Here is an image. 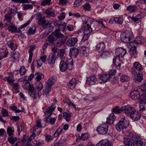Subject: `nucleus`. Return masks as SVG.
<instances>
[{"label": "nucleus", "mask_w": 146, "mask_h": 146, "mask_svg": "<svg viewBox=\"0 0 146 146\" xmlns=\"http://www.w3.org/2000/svg\"><path fill=\"white\" fill-rule=\"evenodd\" d=\"M22 86L24 89L29 90V94L34 99L39 97V93L37 92L36 90H35L33 85L31 84L30 82H26Z\"/></svg>", "instance_id": "obj_1"}, {"label": "nucleus", "mask_w": 146, "mask_h": 146, "mask_svg": "<svg viewBox=\"0 0 146 146\" xmlns=\"http://www.w3.org/2000/svg\"><path fill=\"white\" fill-rule=\"evenodd\" d=\"M56 36V39L54 41V45L57 46L64 44L66 41L67 38L66 36L60 33L59 31L55 34Z\"/></svg>", "instance_id": "obj_2"}, {"label": "nucleus", "mask_w": 146, "mask_h": 146, "mask_svg": "<svg viewBox=\"0 0 146 146\" xmlns=\"http://www.w3.org/2000/svg\"><path fill=\"white\" fill-rule=\"evenodd\" d=\"M129 124V120L125 117L122 118L115 125L116 129L119 131H121L127 128Z\"/></svg>", "instance_id": "obj_3"}, {"label": "nucleus", "mask_w": 146, "mask_h": 146, "mask_svg": "<svg viewBox=\"0 0 146 146\" xmlns=\"http://www.w3.org/2000/svg\"><path fill=\"white\" fill-rule=\"evenodd\" d=\"M55 81L54 77L51 76L46 82L45 84V89L43 90V93L44 95L47 96L48 94Z\"/></svg>", "instance_id": "obj_4"}, {"label": "nucleus", "mask_w": 146, "mask_h": 146, "mask_svg": "<svg viewBox=\"0 0 146 146\" xmlns=\"http://www.w3.org/2000/svg\"><path fill=\"white\" fill-rule=\"evenodd\" d=\"M132 33L130 32L121 33L120 34L121 40L125 43L129 42L133 38Z\"/></svg>", "instance_id": "obj_5"}, {"label": "nucleus", "mask_w": 146, "mask_h": 146, "mask_svg": "<svg viewBox=\"0 0 146 146\" xmlns=\"http://www.w3.org/2000/svg\"><path fill=\"white\" fill-rule=\"evenodd\" d=\"M66 64L63 61H61L59 65L60 69L61 72H64L67 69V65H70L72 66L73 64V62L72 59H70L68 60H67Z\"/></svg>", "instance_id": "obj_6"}, {"label": "nucleus", "mask_w": 146, "mask_h": 146, "mask_svg": "<svg viewBox=\"0 0 146 146\" xmlns=\"http://www.w3.org/2000/svg\"><path fill=\"white\" fill-rule=\"evenodd\" d=\"M121 110L124 111V113L126 115H130L131 113L133 112L135 109L130 105L126 104L121 107Z\"/></svg>", "instance_id": "obj_7"}, {"label": "nucleus", "mask_w": 146, "mask_h": 146, "mask_svg": "<svg viewBox=\"0 0 146 146\" xmlns=\"http://www.w3.org/2000/svg\"><path fill=\"white\" fill-rule=\"evenodd\" d=\"M108 124H103L98 127L97 131L100 134H105L108 131Z\"/></svg>", "instance_id": "obj_8"}, {"label": "nucleus", "mask_w": 146, "mask_h": 146, "mask_svg": "<svg viewBox=\"0 0 146 146\" xmlns=\"http://www.w3.org/2000/svg\"><path fill=\"white\" fill-rule=\"evenodd\" d=\"M130 96L132 99L135 100L142 98L143 97V95H141L139 92L137 90H134L131 92L130 93Z\"/></svg>", "instance_id": "obj_9"}, {"label": "nucleus", "mask_w": 146, "mask_h": 146, "mask_svg": "<svg viewBox=\"0 0 146 146\" xmlns=\"http://www.w3.org/2000/svg\"><path fill=\"white\" fill-rule=\"evenodd\" d=\"M131 139L133 142V145L135 146H141L142 144V141L139 139L140 137L135 134L133 135L131 137Z\"/></svg>", "instance_id": "obj_10"}, {"label": "nucleus", "mask_w": 146, "mask_h": 146, "mask_svg": "<svg viewBox=\"0 0 146 146\" xmlns=\"http://www.w3.org/2000/svg\"><path fill=\"white\" fill-rule=\"evenodd\" d=\"M57 102L56 100H54L53 103L52 105L49 107L48 109H46V110L44 111V113L46 115H51L52 114V112L56 108L55 104Z\"/></svg>", "instance_id": "obj_11"}, {"label": "nucleus", "mask_w": 146, "mask_h": 146, "mask_svg": "<svg viewBox=\"0 0 146 146\" xmlns=\"http://www.w3.org/2000/svg\"><path fill=\"white\" fill-rule=\"evenodd\" d=\"M57 102L56 100H54L53 103L52 105L49 107L48 109H46V110L44 111V113L46 115H51L52 114V112L56 108L55 104Z\"/></svg>", "instance_id": "obj_12"}, {"label": "nucleus", "mask_w": 146, "mask_h": 146, "mask_svg": "<svg viewBox=\"0 0 146 146\" xmlns=\"http://www.w3.org/2000/svg\"><path fill=\"white\" fill-rule=\"evenodd\" d=\"M127 51L124 48L121 47H118L116 48L115 53L118 56L123 58L125 55Z\"/></svg>", "instance_id": "obj_13"}, {"label": "nucleus", "mask_w": 146, "mask_h": 146, "mask_svg": "<svg viewBox=\"0 0 146 146\" xmlns=\"http://www.w3.org/2000/svg\"><path fill=\"white\" fill-rule=\"evenodd\" d=\"M121 58L119 56H115L113 59V63L116 66V67L118 69L121 68V64L123 63L122 61L120 59Z\"/></svg>", "instance_id": "obj_14"}, {"label": "nucleus", "mask_w": 146, "mask_h": 146, "mask_svg": "<svg viewBox=\"0 0 146 146\" xmlns=\"http://www.w3.org/2000/svg\"><path fill=\"white\" fill-rule=\"evenodd\" d=\"M59 31V29H56L51 35H50L48 37L46 40V42H48L50 43H53L54 44V41H55L56 38V36L55 35V33Z\"/></svg>", "instance_id": "obj_15"}, {"label": "nucleus", "mask_w": 146, "mask_h": 146, "mask_svg": "<svg viewBox=\"0 0 146 146\" xmlns=\"http://www.w3.org/2000/svg\"><path fill=\"white\" fill-rule=\"evenodd\" d=\"M138 100H140V111L141 112L143 111L145 113L146 112V100H144L143 98H140Z\"/></svg>", "instance_id": "obj_16"}, {"label": "nucleus", "mask_w": 146, "mask_h": 146, "mask_svg": "<svg viewBox=\"0 0 146 146\" xmlns=\"http://www.w3.org/2000/svg\"><path fill=\"white\" fill-rule=\"evenodd\" d=\"M141 116V115L140 113L137 111L135 109L131 113L130 115L131 118L134 121H136L140 119Z\"/></svg>", "instance_id": "obj_17"}, {"label": "nucleus", "mask_w": 146, "mask_h": 146, "mask_svg": "<svg viewBox=\"0 0 146 146\" xmlns=\"http://www.w3.org/2000/svg\"><path fill=\"white\" fill-rule=\"evenodd\" d=\"M78 53L79 50L78 48H73L70 49L69 55L72 58H74L78 55Z\"/></svg>", "instance_id": "obj_18"}, {"label": "nucleus", "mask_w": 146, "mask_h": 146, "mask_svg": "<svg viewBox=\"0 0 146 146\" xmlns=\"http://www.w3.org/2000/svg\"><path fill=\"white\" fill-rule=\"evenodd\" d=\"M38 23L39 25H42L43 28H45L46 25L49 24V21H48L46 22L45 17H40L38 19Z\"/></svg>", "instance_id": "obj_19"}, {"label": "nucleus", "mask_w": 146, "mask_h": 146, "mask_svg": "<svg viewBox=\"0 0 146 146\" xmlns=\"http://www.w3.org/2000/svg\"><path fill=\"white\" fill-rule=\"evenodd\" d=\"M96 79L95 76H91L87 78L86 83L89 85H92L95 84Z\"/></svg>", "instance_id": "obj_20"}, {"label": "nucleus", "mask_w": 146, "mask_h": 146, "mask_svg": "<svg viewBox=\"0 0 146 146\" xmlns=\"http://www.w3.org/2000/svg\"><path fill=\"white\" fill-rule=\"evenodd\" d=\"M96 146H112L111 143L106 139H104L100 141L97 144Z\"/></svg>", "instance_id": "obj_21"}, {"label": "nucleus", "mask_w": 146, "mask_h": 146, "mask_svg": "<svg viewBox=\"0 0 146 146\" xmlns=\"http://www.w3.org/2000/svg\"><path fill=\"white\" fill-rule=\"evenodd\" d=\"M146 41L144 37L142 36H138L136 37L135 40L132 42L135 44H143L146 42Z\"/></svg>", "instance_id": "obj_22"}, {"label": "nucleus", "mask_w": 146, "mask_h": 146, "mask_svg": "<svg viewBox=\"0 0 146 146\" xmlns=\"http://www.w3.org/2000/svg\"><path fill=\"white\" fill-rule=\"evenodd\" d=\"M36 48V46L35 45H32L30 46V48L29 50V62L31 63L32 60V57L33 56V51L34 49Z\"/></svg>", "instance_id": "obj_23"}, {"label": "nucleus", "mask_w": 146, "mask_h": 146, "mask_svg": "<svg viewBox=\"0 0 146 146\" xmlns=\"http://www.w3.org/2000/svg\"><path fill=\"white\" fill-rule=\"evenodd\" d=\"M77 38H69L67 40V44L70 46H73L77 42Z\"/></svg>", "instance_id": "obj_24"}, {"label": "nucleus", "mask_w": 146, "mask_h": 146, "mask_svg": "<svg viewBox=\"0 0 146 146\" xmlns=\"http://www.w3.org/2000/svg\"><path fill=\"white\" fill-rule=\"evenodd\" d=\"M56 59L55 54L51 53L49 56L47 61L48 64H52L54 63Z\"/></svg>", "instance_id": "obj_25"}, {"label": "nucleus", "mask_w": 146, "mask_h": 146, "mask_svg": "<svg viewBox=\"0 0 146 146\" xmlns=\"http://www.w3.org/2000/svg\"><path fill=\"white\" fill-rule=\"evenodd\" d=\"M51 115H48L45 119V121L52 125L54 124L56 119V117H51Z\"/></svg>", "instance_id": "obj_26"}, {"label": "nucleus", "mask_w": 146, "mask_h": 146, "mask_svg": "<svg viewBox=\"0 0 146 146\" xmlns=\"http://www.w3.org/2000/svg\"><path fill=\"white\" fill-rule=\"evenodd\" d=\"M83 28L84 30V33L90 34L92 31V29L90 25H83Z\"/></svg>", "instance_id": "obj_27"}, {"label": "nucleus", "mask_w": 146, "mask_h": 146, "mask_svg": "<svg viewBox=\"0 0 146 146\" xmlns=\"http://www.w3.org/2000/svg\"><path fill=\"white\" fill-rule=\"evenodd\" d=\"M44 12L48 16L54 17L55 16L54 11L50 8L46 9Z\"/></svg>", "instance_id": "obj_28"}, {"label": "nucleus", "mask_w": 146, "mask_h": 146, "mask_svg": "<svg viewBox=\"0 0 146 146\" xmlns=\"http://www.w3.org/2000/svg\"><path fill=\"white\" fill-rule=\"evenodd\" d=\"M89 37V34L84 33V35L81 42V45L84 44H85L86 45H88V42L87 41V40L88 39Z\"/></svg>", "instance_id": "obj_29"}, {"label": "nucleus", "mask_w": 146, "mask_h": 146, "mask_svg": "<svg viewBox=\"0 0 146 146\" xmlns=\"http://www.w3.org/2000/svg\"><path fill=\"white\" fill-rule=\"evenodd\" d=\"M83 18L84 19V20L83 21L84 25H90L94 20L86 16H84Z\"/></svg>", "instance_id": "obj_30"}, {"label": "nucleus", "mask_w": 146, "mask_h": 146, "mask_svg": "<svg viewBox=\"0 0 146 146\" xmlns=\"http://www.w3.org/2000/svg\"><path fill=\"white\" fill-rule=\"evenodd\" d=\"M7 44L13 50H16L17 48V46L12 40H9L7 42Z\"/></svg>", "instance_id": "obj_31"}, {"label": "nucleus", "mask_w": 146, "mask_h": 146, "mask_svg": "<svg viewBox=\"0 0 146 146\" xmlns=\"http://www.w3.org/2000/svg\"><path fill=\"white\" fill-rule=\"evenodd\" d=\"M41 120L40 119H38L36 121V123L35 125L31 129V131L32 132H34L35 131L36 129L42 127V125L41 123Z\"/></svg>", "instance_id": "obj_32"}, {"label": "nucleus", "mask_w": 146, "mask_h": 146, "mask_svg": "<svg viewBox=\"0 0 146 146\" xmlns=\"http://www.w3.org/2000/svg\"><path fill=\"white\" fill-rule=\"evenodd\" d=\"M86 45L83 44L81 48V52L83 55L86 56H87V54L89 52V49L88 47H87L86 46Z\"/></svg>", "instance_id": "obj_33"}, {"label": "nucleus", "mask_w": 146, "mask_h": 146, "mask_svg": "<svg viewBox=\"0 0 146 146\" xmlns=\"http://www.w3.org/2000/svg\"><path fill=\"white\" fill-rule=\"evenodd\" d=\"M76 82V81L75 79L74 78H73L68 83L67 86L70 89H74L75 87Z\"/></svg>", "instance_id": "obj_34"}, {"label": "nucleus", "mask_w": 146, "mask_h": 146, "mask_svg": "<svg viewBox=\"0 0 146 146\" xmlns=\"http://www.w3.org/2000/svg\"><path fill=\"white\" fill-rule=\"evenodd\" d=\"M111 76L109 74H104L100 77V79L104 82H106L110 78Z\"/></svg>", "instance_id": "obj_35"}, {"label": "nucleus", "mask_w": 146, "mask_h": 146, "mask_svg": "<svg viewBox=\"0 0 146 146\" xmlns=\"http://www.w3.org/2000/svg\"><path fill=\"white\" fill-rule=\"evenodd\" d=\"M115 116L113 113H111L108 117L107 118V121L110 124L113 123L114 121Z\"/></svg>", "instance_id": "obj_36"}, {"label": "nucleus", "mask_w": 146, "mask_h": 146, "mask_svg": "<svg viewBox=\"0 0 146 146\" xmlns=\"http://www.w3.org/2000/svg\"><path fill=\"white\" fill-rule=\"evenodd\" d=\"M34 75L35 76L36 82H40V80L44 77V75L39 72L36 73Z\"/></svg>", "instance_id": "obj_37"}, {"label": "nucleus", "mask_w": 146, "mask_h": 146, "mask_svg": "<svg viewBox=\"0 0 146 146\" xmlns=\"http://www.w3.org/2000/svg\"><path fill=\"white\" fill-rule=\"evenodd\" d=\"M7 29L9 31H11L12 33H17L18 30L17 27L13 24L9 25L8 26Z\"/></svg>", "instance_id": "obj_38"}, {"label": "nucleus", "mask_w": 146, "mask_h": 146, "mask_svg": "<svg viewBox=\"0 0 146 146\" xmlns=\"http://www.w3.org/2000/svg\"><path fill=\"white\" fill-rule=\"evenodd\" d=\"M105 48V46L104 43L101 42L97 44L96 46V49L99 52H101L104 50Z\"/></svg>", "instance_id": "obj_39"}, {"label": "nucleus", "mask_w": 146, "mask_h": 146, "mask_svg": "<svg viewBox=\"0 0 146 146\" xmlns=\"http://www.w3.org/2000/svg\"><path fill=\"white\" fill-rule=\"evenodd\" d=\"M130 55L132 56H134L135 57L137 54L136 50V47L135 46H132L130 51Z\"/></svg>", "instance_id": "obj_40"}, {"label": "nucleus", "mask_w": 146, "mask_h": 146, "mask_svg": "<svg viewBox=\"0 0 146 146\" xmlns=\"http://www.w3.org/2000/svg\"><path fill=\"white\" fill-rule=\"evenodd\" d=\"M133 65L134 68L137 71H141L143 69L141 65L138 62H135Z\"/></svg>", "instance_id": "obj_41"}, {"label": "nucleus", "mask_w": 146, "mask_h": 146, "mask_svg": "<svg viewBox=\"0 0 146 146\" xmlns=\"http://www.w3.org/2000/svg\"><path fill=\"white\" fill-rule=\"evenodd\" d=\"M130 79L129 76L126 74H123L121 76L120 80L121 82H124L129 81Z\"/></svg>", "instance_id": "obj_42"}, {"label": "nucleus", "mask_w": 146, "mask_h": 146, "mask_svg": "<svg viewBox=\"0 0 146 146\" xmlns=\"http://www.w3.org/2000/svg\"><path fill=\"white\" fill-rule=\"evenodd\" d=\"M35 87L37 90V92L40 91L43 88V86L40 82H35Z\"/></svg>", "instance_id": "obj_43"}, {"label": "nucleus", "mask_w": 146, "mask_h": 146, "mask_svg": "<svg viewBox=\"0 0 146 146\" xmlns=\"http://www.w3.org/2000/svg\"><path fill=\"white\" fill-rule=\"evenodd\" d=\"M131 139L129 138H125L124 140L125 146H131L133 145Z\"/></svg>", "instance_id": "obj_44"}, {"label": "nucleus", "mask_w": 146, "mask_h": 146, "mask_svg": "<svg viewBox=\"0 0 146 146\" xmlns=\"http://www.w3.org/2000/svg\"><path fill=\"white\" fill-rule=\"evenodd\" d=\"M11 53V56L13 59L15 60L19 58L20 54L18 52L13 51Z\"/></svg>", "instance_id": "obj_45"}, {"label": "nucleus", "mask_w": 146, "mask_h": 146, "mask_svg": "<svg viewBox=\"0 0 146 146\" xmlns=\"http://www.w3.org/2000/svg\"><path fill=\"white\" fill-rule=\"evenodd\" d=\"M63 131V129L62 128L59 127L58 128L56 129L54 133L53 134V136L55 137H57L59 136V135Z\"/></svg>", "instance_id": "obj_46"}, {"label": "nucleus", "mask_w": 146, "mask_h": 146, "mask_svg": "<svg viewBox=\"0 0 146 146\" xmlns=\"http://www.w3.org/2000/svg\"><path fill=\"white\" fill-rule=\"evenodd\" d=\"M137 9V7L133 5L129 6L127 8V10L130 13L134 12L136 11Z\"/></svg>", "instance_id": "obj_47"}, {"label": "nucleus", "mask_w": 146, "mask_h": 146, "mask_svg": "<svg viewBox=\"0 0 146 146\" xmlns=\"http://www.w3.org/2000/svg\"><path fill=\"white\" fill-rule=\"evenodd\" d=\"M12 16L10 13H7L5 15L4 21H5L7 23H11L12 20Z\"/></svg>", "instance_id": "obj_48"}, {"label": "nucleus", "mask_w": 146, "mask_h": 146, "mask_svg": "<svg viewBox=\"0 0 146 146\" xmlns=\"http://www.w3.org/2000/svg\"><path fill=\"white\" fill-rule=\"evenodd\" d=\"M31 22V20H29L27 21L26 22V23H24L23 25H21L20 27L18 29V31H17V33H20L21 32V31L20 29H23L26 27H27L28 25H29L30 23Z\"/></svg>", "instance_id": "obj_49"}, {"label": "nucleus", "mask_w": 146, "mask_h": 146, "mask_svg": "<svg viewBox=\"0 0 146 146\" xmlns=\"http://www.w3.org/2000/svg\"><path fill=\"white\" fill-rule=\"evenodd\" d=\"M4 80L5 81H7L11 86L13 84L14 82L13 79L10 76L6 77Z\"/></svg>", "instance_id": "obj_50"}, {"label": "nucleus", "mask_w": 146, "mask_h": 146, "mask_svg": "<svg viewBox=\"0 0 146 146\" xmlns=\"http://www.w3.org/2000/svg\"><path fill=\"white\" fill-rule=\"evenodd\" d=\"M64 50L63 49H61L58 51V56L61 59H63L64 58Z\"/></svg>", "instance_id": "obj_51"}, {"label": "nucleus", "mask_w": 146, "mask_h": 146, "mask_svg": "<svg viewBox=\"0 0 146 146\" xmlns=\"http://www.w3.org/2000/svg\"><path fill=\"white\" fill-rule=\"evenodd\" d=\"M11 86L15 93H17L19 92V84L18 83H13Z\"/></svg>", "instance_id": "obj_52"}, {"label": "nucleus", "mask_w": 146, "mask_h": 146, "mask_svg": "<svg viewBox=\"0 0 146 146\" xmlns=\"http://www.w3.org/2000/svg\"><path fill=\"white\" fill-rule=\"evenodd\" d=\"M130 18H131L132 20L135 22H137V21H140V19H141V16L139 14H138L135 17H131L130 16Z\"/></svg>", "instance_id": "obj_53"}, {"label": "nucleus", "mask_w": 146, "mask_h": 146, "mask_svg": "<svg viewBox=\"0 0 146 146\" xmlns=\"http://www.w3.org/2000/svg\"><path fill=\"white\" fill-rule=\"evenodd\" d=\"M113 19L115 22L119 24H121L123 22V19L121 17H115Z\"/></svg>", "instance_id": "obj_54"}, {"label": "nucleus", "mask_w": 146, "mask_h": 146, "mask_svg": "<svg viewBox=\"0 0 146 146\" xmlns=\"http://www.w3.org/2000/svg\"><path fill=\"white\" fill-rule=\"evenodd\" d=\"M135 76V80L138 82H140L143 80V77L141 74L139 73Z\"/></svg>", "instance_id": "obj_55"}, {"label": "nucleus", "mask_w": 146, "mask_h": 146, "mask_svg": "<svg viewBox=\"0 0 146 146\" xmlns=\"http://www.w3.org/2000/svg\"><path fill=\"white\" fill-rule=\"evenodd\" d=\"M8 140L9 143L12 144H13L17 141V139L16 137H10L8 138Z\"/></svg>", "instance_id": "obj_56"}, {"label": "nucleus", "mask_w": 146, "mask_h": 146, "mask_svg": "<svg viewBox=\"0 0 146 146\" xmlns=\"http://www.w3.org/2000/svg\"><path fill=\"white\" fill-rule=\"evenodd\" d=\"M36 31V28L35 27H33L30 28L28 31V34L30 35L34 34Z\"/></svg>", "instance_id": "obj_57"}, {"label": "nucleus", "mask_w": 146, "mask_h": 146, "mask_svg": "<svg viewBox=\"0 0 146 146\" xmlns=\"http://www.w3.org/2000/svg\"><path fill=\"white\" fill-rule=\"evenodd\" d=\"M82 7L84 10L87 11H90L91 8L90 4L88 3H86L83 5Z\"/></svg>", "instance_id": "obj_58"}, {"label": "nucleus", "mask_w": 146, "mask_h": 146, "mask_svg": "<svg viewBox=\"0 0 146 146\" xmlns=\"http://www.w3.org/2000/svg\"><path fill=\"white\" fill-rule=\"evenodd\" d=\"M51 1V0H43L41 1L40 4L42 6L48 5L50 4Z\"/></svg>", "instance_id": "obj_59"}, {"label": "nucleus", "mask_w": 146, "mask_h": 146, "mask_svg": "<svg viewBox=\"0 0 146 146\" xmlns=\"http://www.w3.org/2000/svg\"><path fill=\"white\" fill-rule=\"evenodd\" d=\"M19 70L21 76L24 75L26 72V70L23 66H22L21 67Z\"/></svg>", "instance_id": "obj_60"}, {"label": "nucleus", "mask_w": 146, "mask_h": 146, "mask_svg": "<svg viewBox=\"0 0 146 146\" xmlns=\"http://www.w3.org/2000/svg\"><path fill=\"white\" fill-rule=\"evenodd\" d=\"M1 114L3 117H8L9 116L8 111L5 109H3L1 111Z\"/></svg>", "instance_id": "obj_61"}, {"label": "nucleus", "mask_w": 146, "mask_h": 146, "mask_svg": "<svg viewBox=\"0 0 146 146\" xmlns=\"http://www.w3.org/2000/svg\"><path fill=\"white\" fill-rule=\"evenodd\" d=\"M63 116L64 117L65 119L67 121H69L70 119V115L68 114L66 112H64L63 113Z\"/></svg>", "instance_id": "obj_62"}, {"label": "nucleus", "mask_w": 146, "mask_h": 146, "mask_svg": "<svg viewBox=\"0 0 146 146\" xmlns=\"http://www.w3.org/2000/svg\"><path fill=\"white\" fill-rule=\"evenodd\" d=\"M88 138V134L87 133L82 134L80 137V138L83 140H86Z\"/></svg>", "instance_id": "obj_63"}, {"label": "nucleus", "mask_w": 146, "mask_h": 146, "mask_svg": "<svg viewBox=\"0 0 146 146\" xmlns=\"http://www.w3.org/2000/svg\"><path fill=\"white\" fill-rule=\"evenodd\" d=\"M45 138L46 141L47 142H49L53 139V137L50 135L46 134Z\"/></svg>", "instance_id": "obj_64"}]
</instances>
